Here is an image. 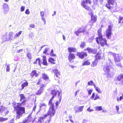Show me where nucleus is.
<instances>
[{"label": "nucleus", "mask_w": 123, "mask_h": 123, "mask_svg": "<svg viewBox=\"0 0 123 123\" xmlns=\"http://www.w3.org/2000/svg\"><path fill=\"white\" fill-rule=\"evenodd\" d=\"M26 56L29 59L31 60L32 58V55L31 53L27 51Z\"/></svg>", "instance_id": "nucleus-25"}, {"label": "nucleus", "mask_w": 123, "mask_h": 123, "mask_svg": "<svg viewBox=\"0 0 123 123\" xmlns=\"http://www.w3.org/2000/svg\"><path fill=\"white\" fill-rule=\"evenodd\" d=\"M107 1L108 3L111 4L112 6L114 4L115 2L114 0H107Z\"/></svg>", "instance_id": "nucleus-36"}, {"label": "nucleus", "mask_w": 123, "mask_h": 123, "mask_svg": "<svg viewBox=\"0 0 123 123\" xmlns=\"http://www.w3.org/2000/svg\"><path fill=\"white\" fill-rule=\"evenodd\" d=\"M51 94H52V96L55 97L57 95V92L55 91V90H52L51 92Z\"/></svg>", "instance_id": "nucleus-32"}, {"label": "nucleus", "mask_w": 123, "mask_h": 123, "mask_svg": "<svg viewBox=\"0 0 123 123\" xmlns=\"http://www.w3.org/2000/svg\"><path fill=\"white\" fill-rule=\"evenodd\" d=\"M100 42V45L101 46H104L105 45H107V41L106 39L103 38H101L99 39Z\"/></svg>", "instance_id": "nucleus-11"}, {"label": "nucleus", "mask_w": 123, "mask_h": 123, "mask_svg": "<svg viewBox=\"0 0 123 123\" xmlns=\"http://www.w3.org/2000/svg\"><path fill=\"white\" fill-rule=\"evenodd\" d=\"M55 113V110H49L48 111V115H49V119H51L52 116H54Z\"/></svg>", "instance_id": "nucleus-12"}, {"label": "nucleus", "mask_w": 123, "mask_h": 123, "mask_svg": "<svg viewBox=\"0 0 123 123\" xmlns=\"http://www.w3.org/2000/svg\"><path fill=\"white\" fill-rule=\"evenodd\" d=\"M77 55L79 58L81 59H83L85 56H87V54L86 53L84 52H77Z\"/></svg>", "instance_id": "nucleus-10"}, {"label": "nucleus", "mask_w": 123, "mask_h": 123, "mask_svg": "<svg viewBox=\"0 0 123 123\" xmlns=\"http://www.w3.org/2000/svg\"><path fill=\"white\" fill-rule=\"evenodd\" d=\"M109 54H112L113 56L115 62H120L122 59V57L120 54H115L114 55V54L111 52H109Z\"/></svg>", "instance_id": "nucleus-3"}, {"label": "nucleus", "mask_w": 123, "mask_h": 123, "mask_svg": "<svg viewBox=\"0 0 123 123\" xmlns=\"http://www.w3.org/2000/svg\"><path fill=\"white\" fill-rule=\"evenodd\" d=\"M2 38L3 40L5 41H8L10 40L9 37L7 35V33L6 34L3 35Z\"/></svg>", "instance_id": "nucleus-17"}, {"label": "nucleus", "mask_w": 123, "mask_h": 123, "mask_svg": "<svg viewBox=\"0 0 123 123\" xmlns=\"http://www.w3.org/2000/svg\"><path fill=\"white\" fill-rule=\"evenodd\" d=\"M74 111H75V113L78 112V109L77 108H76L75 107H74Z\"/></svg>", "instance_id": "nucleus-57"}, {"label": "nucleus", "mask_w": 123, "mask_h": 123, "mask_svg": "<svg viewBox=\"0 0 123 123\" xmlns=\"http://www.w3.org/2000/svg\"><path fill=\"white\" fill-rule=\"evenodd\" d=\"M98 0H94L93 2L95 5H97L98 4Z\"/></svg>", "instance_id": "nucleus-55"}, {"label": "nucleus", "mask_w": 123, "mask_h": 123, "mask_svg": "<svg viewBox=\"0 0 123 123\" xmlns=\"http://www.w3.org/2000/svg\"><path fill=\"white\" fill-rule=\"evenodd\" d=\"M49 105L50 106L49 107V109L51 110H55V107L54 103H52V100H50L49 102Z\"/></svg>", "instance_id": "nucleus-14"}, {"label": "nucleus", "mask_w": 123, "mask_h": 123, "mask_svg": "<svg viewBox=\"0 0 123 123\" xmlns=\"http://www.w3.org/2000/svg\"><path fill=\"white\" fill-rule=\"evenodd\" d=\"M42 77L43 79L45 80H46L49 79L48 76L44 74H43Z\"/></svg>", "instance_id": "nucleus-29"}, {"label": "nucleus", "mask_w": 123, "mask_h": 123, "mask_svg": "<svg viewBox=\"0 0 123 123\" xmlns=\"http://www.w3.org/2000/svg\"><path fill=\"white\" fill-rule=\"evenodd\" d=\"M95 60H98L99 59H100V56L99 55L98 53H97L95 56Z\"/></svg>", "instance_id": "nucleus-31"}, {"label": "nucleus", "mask_w": 123, "mask_h": 123, "mask_svg": "<svg viewBox=\"0 0 123 123\" xmlns=\"http://www.w3.org/2000/svg\"><path fill=\"white\" fill-rule=\"evenodd\" d=\"M25 7L23 6H22L20 8V11L22 12L24 11L25 9Z\"/></svg>", "instance_id": "nucleus-53"}, {"label": "nucleus", "mask_w": 123, "mask_h": 123, "mask_svg": "<svg viewBox=\"0 0 123 123\" xmlns=\"http://www.w3.org/2000/svg\"><path fill=\"white\" fill-rule=\"evenodd\" d=\"M102 29H99L98 30V37H97L96 38V41L97 43L98 44H99L100 43L98 41V39H101L103 37L101 33Z\"/></svg>", "instance_id": "nucleus-7"}, {"label": "nucleus", "mask_w": 123, "mask_h": 123, "mask_svg": "<svg viewBox=\"0 0 123 123\" xmlns=\"http://www.w3.org/2000/svg\"><path fill=\"white\" fill-rule=\"evenodd\" d=\"M111 4L108 3L107 4H106L105 6L109 9H111L112 7V6H111Z\"/></svg>", "instance_id": "nucleus-33"}, {"label": "nucleus", "mask_w": 123, "mask_h": 123, "mask_svg": "<svg viewBox=\"0 0 123 123\" xmlns=\"http://www.w3.org/2000/svg\"><path fill=\"white\" fill-rule=\"evenodd\" d=\"M95 88L96 90L97 91L98 93H100L101 92V90L99 87H97L95 85V86L94 87Z\"/></svg>", "instance_id": "nucleus-42"}, {"label": "nucleus", "mask_w": 123, "mask_h": 123, "mask_svg": "<svg viewBox=\"0 0 123 123\" xmlns=\"http://www.w3.org/2000/svg\"><path fill=\"white\" fill-rule=\"evenodd\" d=\"M20 97V102H21L23 100V101L20 103H17L15 102H14L12 103V105L16 111L17 115L16 116V118L19 119L23 116V114L25 113V108L24 107L21 106L24 105L26 101V100H25L26 97L23 94H19Z\"/></svg>", "instance_id": "nucleus-1"}, {"label": "nucleus", "mask_w": 123, "mask_h": 123, "mask_svg": "<svg viewBox=\"0 0 123 123\" xmlns=\"http://www.w3.org/2000/svg\"><path fill=\"white\" fill-rule=\"evenodd\" d=\"M123 99V97L122 96H121L119 98H117V100L118 101H121Z\"/></svg>", "instance_id": "nucleus-54"}, {"label": "nucleus", "mask_w": 123, "mask_h": 123, "mask_svg": "<svg viewBox=\"0 0 123 123\" xmlns=\"http://www.w3.org/2000/svg\"><path fill=\"white\" fill-rule=\"evenodd\" d=\"M8 123H14V119H12Z\"/></svg>", "instance_id": "nucleus-61"}, {"label": "nucleus", "mask_w": 123, "mask_h": 123, "mask_svg": "<svg viewBox=\"0 0 123 123\" xmlns=\"http://www.w3.org/2000/svg\"><path fill=\"white\" fill-rule=\"evenodd\" d=\"M91 19L92 21H93V22L95 23L97 21V16H94L93 14H92L91 16Z\"/></svg>", "instance_id": "nucleus-23"}, {"label": "nucleus", "mask_w": 123, "mask_h": 123, "mask_svg": "<svg viewBox=\"0 0 123 123\" xmlns=\"http://www.w3.org/2000/svg\"><path fill=\"white\" fill-rule=\"evenodd\" d=\"M28 83L27 81H26L25 82L23 83L21 85V87L22 88L20 89V90H22L24 89L25 87H26L28 86Z\"/></svg>", "instance_id": "nucleus-18"}, {"label": "nucleus", "mask_w": 123, "mask_h": 123, "mask_svg": "<svg viewBox=\"0 0 123 123\" xmlns=\"http://www.w3.org/2000/svg\"><path fill=\"white\" fill-rule=\"evenodd\" d=\"M44 12L43 11H41L40 12V15L42 17H43V16H44Z\"/></svg>", "instance_id": "nucleus-60"}, {"label": "nucleus", "mask_w": 123, "mask_h": 123, "mask_svg": "<svg viewBox=\"0 0 123 123\" xmlns=\"http://www.w3.org/2000/svg\"><path fill=\"white\" fill-rule=\"evenodd\" d=\"M48 61L51 63L54 64H55V63L54 62L55 61V59L52 57H50L49 58Z\"/></svg>", "instance_id": "nucleus-26"}, {"label": "nucleus", "mask_w": 123, "mask_h": 123, "mask_svg": "<svg viewBox=\"0 0 123 123\" xmlns=\"http://www.w3.org/2000/svg\"><path fill=\"white\" fill-rule=\"evenodd\" d=\"M96 111H100L102 110V108L101 106H97L95 107Z\"/></svg>", "instance_id": "nucleus-37"}, {"label": "nucleus", "mask_w": 123, "mask_h": 123, "mask_svg": "<svg viewBox=\"0 0 123 123\" xmlns=\"http://www.w3.org/2000/svg\"><path fill=\"white\" fill-rule=\"evenodd\" d=\"M49 48H45L43 52V53L48 55L49 54L48 53L47 54V52L49 50Z\"/></svg>", "instance_id": "nucleus-34"}, {"label": "nucleus", "mask_w": 123, "mask_h": 123, "mask_svg": "<svg viewBox=\"0 0 123 123\" xmlns=\"http://www.w3.org/2000/svg\"><path fill=\"white\" fill-rule=\"evenodd\" d=\"M43 117H40L38 119V120L37 121V122L41 123L42 121V120H43Z\"/></svg>", "instance_id": "nucleus-45"}, {"label": "nucleus", "mask_w": 123, "mask_h": 123, "mask_svg": "<svg viewBox=\"0 0 123 123\" xmlns=\"http://www.w3.org/2000/svg\"><path fill=\"white\" fill-rule=\"evenodd\" d=\"M19 123H29V121L28 119L25 120L22 122H20Z\"/></svg>", "instance_id": "nucleus-48"}, {"label": "nucleus", "mask_w": 123, "mask_h": 123, "mask_svg": "<svg viewBox=\"0 0 123 123\" xmlns=\"http://www.w3.org/2000/svg\"><path fill=\"white\" fill-rule=\"evenodd\" d=\"M105 67L104 68V70L108 74L110 68V66L111 64V62L110 60L109 59L106 63Z\"/></svg>", "instance_id": "nucleus-5"}, {"label": "nucleus", "mask_w": 123, "mask_h": 123, "mask_svg": "<svg viewBox=\"0 0 123 123\" xmlns=\"http://www.w3.org/2000/svg\"><path fill=\"white\" fill-rule=\"evenodd\" d=\"M53 49H52L50 52V55L51 56H55L56 55L55 54H53Z\"/></svg>", "instance_id": "nucleus-46"}, {"label": "nucleus", "mask_w": 123, "mask_h": 123, "mask_svg": "<svg viewBox=\"0 0 123 123\" xmlns=\"http://www.w3.org/2000/svg\"><path fill=\"white\" fill-rule=\"evenodd\" d=\"M8 119L7 118H3V117H0V122H2L7 120Z\"/></svg>", "instance_id": "nucleus-30"}, {"label": "nucleus", "mask_w": 123, "mask_h": 123, "mask_svg": "<svg viewBox=\"0 0 123 123\" xmlns=\"http://www.w3.org/2000/svg\"><path fill=\"white\" fill-rule=\"evenodd\" d=\"M86 45V44L85 42H81V43L80 45V48H84V47Z\"/></svg>", "instance_id": "nucleus-40"}, {"label": "nucleus", "mask_w": 123, "mask_h": 123, "mask_svg": "<svg viewBox=\"0 0 123 123\" xmlns=\"http://www.w3.org/2000/svg\"><path fill=\"white\" fill-rule=\"evenodd\" d=\"M31 75L32 77L35 76L36 77H37L38 75V74H37L36 71L35 70H33L31 73Z\"/></svg>", "instance_id": "nucleus-19"}, {"label": "nucleus", "mask_w": 123, "mask_h": 123, "mask_svg": "<svg viewBox=\"0 0 123 123\" xmlns=\"http://www.w3.org/2000/svg\"><path fill=\"white\" fill-rule=\"evenodd\" d=\"M42 64L45 65H47V62L46 60V56H43V62H42Z\"/></svg>", "instance_id": "nucleus-22"}, {"label": "nucleus", "mask_w": 123, "mask_h": 123, "mask_svg": "<svg viewBox=\"0 0 123 123\" xmlns=\"http://www.w3.org/2000/svg\"><path fill=\"white\" fill-rule=\"evenodd\" d=\"M43 87V86H42L41 87H40L39 90L36 93H35L36 94L39 96L42 94L44 90Z\"/></svg>", "instance_id": "nucleus-16"}, {"label": "nucleus", "mask_w": 123, "mask_h": 123, "mask_svg": "<svg viewBox=\"0 0 123 123\" xmlns=\"http://www.w3.org/2000/svg\"><path fill=\"white\" fill-rule=\"evenodd\" d=\"M4 14H6L8 12L9 7V6L6 3H4L2 6Z\"/></svg>", "instance_id": "nucleus-6"}, {"label": "nucleus", "mask_w": 123, "mask_h": 123, "mask_svg": "<svg viewBox=\"0 0 123 123\" xmlns=\"http://www.w3.org/2000/svg\"><path fill=\"white\" fill-rule=\"evenodd\" d=\"M75 57V56L74 54L71 53L69 54L68 56V59L69 61H71L72 59H74Z\"/></svg>", "instance_id": "nucleus-20"}, {"label": "nucleus", "mask_w": 123, "mask_h": 123, "mask_svg": "<svg viewBox=\"0 0 123 123\" xmlns=\"http://www.w3.org/2000/svg\"><path fill=\"white\" fill-rule=\"evenodd\" d=\"M117 80L121 81V85H123V74L118 76L117 78Z\"/></svg>", "instance_id": "nucleus-15"}, {"label": "nucleus", "mask_w": 123, "mask_h": 123, "mask_svg": "<svg viewBox=\"0 0 123 123\" xmlns=\"http://www.w3.org/2000/svg\"><path fill=\"white\" fill-rule=\"evenodd\" d=\"M113 26L111 25H109L108 28L106 31V35L108 39H110L111 37V35L112 34V29Z\"/></svg>", "instance_id": "nucleus-4"}, {"label": "nucleus", "mask_w": 123, "mask_h": 123, "mask_svg": "<svg viewBox=\"0 0 123 123\" xmlns=\"http://www.w3.org/2000/svg\"><path fill=\"white\" fill-rule=\"evenodd\" d=\"M119 106L116 105V110L117 111V112L119 114H120L121 113L119 111Z\"/></svg>", "instance_id": "nucleus-51"}, {"label": "nucleus", "mask_w": 123, "mask_h": 123, "mask_svg": "<svg viewBox=\"0 0 123 123\" xmlns=\"http://www.w3.org/2000/svg\"><path fill=\"white\" fill-rule=\"evenodd\" d=\"M68 52H76V49L74 48L69 47L68 48Z\"/></svg>", "instance_id": "nucleus-21"}, {"label": "nucleus", "mask_w": 123, "mask_h": 123, "mask_svg": "<svg viewBox=\"0 0 123 123\" xmlns=\"http://www.w3.org/2000/svg\"><path fill=\"white\" fill-rule=\"evenodd\" d=\"M84 107V106L79 107L78 108V112L82 111L83 110Z\"/></svg>", "instance_id": "nucleus-39"}, {"label": "nucleus", "mask_w": 123, "mask_h": 123, "mask_svg": "<svg viewBox=\"0 0 123 123\" xmlns=\"http://www.w3.org/2000/svg\"><path fill=\"white\" fill-rule=\"evenodd\" d=\"M123 19V17H121L120 16H119V21L118 22L119 23H121V21Z\"/></svg>", "instance_id": "nucleus-52"}, {"label": "nucleus", "mask_w": 123, "mask_h": 123, "mask_svg": "<svg viewBox=\"0 0 123 123\" xmlns=\"http://www.w3.org/2000/svg\"><path fill=\"white\" fill-rule=\"evenodd\" d=\"M53 72L54 73L55 79L56 80H57L59 79V77L58 75H60V73L58 71V70L56 69H55L53 70Z\"/></svg>", "instance_id": "nucleus-13"}, {"label": "nucleus", "mask_w": 123, "mask_h": 123, "mask_svg": "<svg viewBox=\"0 0 123 123\" xmlns=\"http://www.w3.org/2000/svg\"><path fill=\"white\" fill-rule=\"evenodd\" d=\"M86 31L84 28L80 27L77 31L74 32V33L77 36H78L80 33L82 32L84 33L86 32Z\"/></svg>", "instance_id": "nucleus-8"}, {"label": "nucleus", "mask_w": 123, "mask_h": 123, "mask_svg": "<svg viewBox=\"0 0 123 123\" xmlns=\"http://www.w3.org/2000/svg\"><path fill=\"white\" fill-rule=\"evenodd\" d=\"M41 19L43 21L44 24H46V21L45 20V19L43 18V17H42L41 18Z\"/></svg>", "instance_id": "nucleus-59"}, {"label": "nucleus", "mask_w": 123, "mask_h": 123, "mask_svg": "<svg viewBox=\"0 0 123 123\" xmlns=\"http://www.w3.org/2000/svg\"><path fill=\"white\" fill-rule=\"evenodd\" d=\"M86 50L88 51V53L89 54H95L97 51V50L96 49H92L89 47H87L86 49H84V51H85Z\"/></svg>", "instance_id": "nucleus-9"}, {"label": "nucleus", "mask_w": 123, "mask_h": 123, "mask_svg": "<svg viewBox=\"0 0 123 123\" xmlns=\"http://www.w3.org/2000/svg\"><path fill=\"white\" fill-rule=\"evenodd\" d=\"M87 90L88 92V94H89V95L91 94L92 92V90L91 89L89 90Z\"/></svg>", "instance_id": "nucleus-58"}, {"label": "nucleus", "mask_w": 123, "mask_h": 123, "mask_svg": "<svg viewBox=\"0 0 123 123\" xmlns=\"http://www.w3.org/2000/svg\"><path fill=\"white\" fill-rule=\"evenodd\" d=\"M87 85L88 86L93 85L94 86V87H95L96 85L93 81L92 80L88 81L87 83Z\"/></svg>", "instance_id": "nucleus-27"}, {"label": "nucleus", "mask_w": 123, "mask_h": 123, "mask_svg": "<svg viewBox=\"0 0 123 123\" xmlns=\"http://www.w3.org/2000/svg\"><path fill=\"white\" fill-rule=\"evenodd\" d=\"M88 2L89 4H90L92 3L90 0H83L82 2H81V4L85 9L89 11H91V9L89 7L85 5L86 4H87Z\"/></svg>", "instance_id": "nucleus-2"}, {"label": "nucleus", "mask_w": 123, "mask_h": 123, "mask_svg": "<svg viewBox=\"0 0 123 123\" xmlns=\"http://www.w3.org/2000/svg\"><path fill=\"white\" fill-rule=\"evenodd\" d=\"M99 98L100 97L99 96H98L97 95L96 96L94 99V100H96L97 99Z\"/></svg>", "instance_id": "nucleus-62"}, {"label": "nucleus", "mask_w": 123, "mask_h": 123, "mask_svg": "<svg viewBox=\"0 0 123 123\" xmlns=\"http://www.w3.org/2000/svg\"><path fill=\"white\" fill-rule=\"evenodd\" d=\"M38 61V63L39 65H41V63L40 62H41V60L39 58H38L37 59H36V60L35 62H34V64H36L37 63V61Z\"/></svg>", "instance_id": "nucleus-41"}, {"label": "nucleus", "mask_w": 123, "mask_h": 123, "mask_svg": "<svg viewBox=\"0 0 123 123\" xmlns=\"http://www.w3.org/2000/svg\"><path fill=\"white\" fill-rule=\"evenodd\" d=\"M46 105L44 103H42L40 104L39 106L40 108V109L43 108V107L45 106Z\"/></svg>", "instance_id": "nucleus-44"}, {"label": "nucleus", "mask_w": 123, "mask_h": 123, "mask_svg": "<svg viewBox=\"0 0 123 123\" xmlns=\"http://www.w3.org/2000/svg\"><path fill=\"white\" fill-rule=\"evenodd\" d=\"M90 62L88 61H86L84 62L83 64V66L88 65L90 64Z\"/></svg>", "instance_id": "nucleus-35"}, {"label": "nucleus", "mask_w": 123, "mask_h": 123, "mask_svg": "<svg viewBox=\"0 0 123 123\" xmlns=\"http://www.w3.org/2000/svg\"><path fill=\"white\" fill-rule=\"evenodd\" d=\"M94 39V37H90L88 39V41L90 42L91 43L92 42L93 40V39Z\"/></svg>", "instance_id": "nucleus-50"}, {"label": "nucleus", "mask_w": 123, "mask_h": 123, "mask_svg": "<svg viewBox=\"0 0 123 123\" xmlns=\"http://www.w3.org/2000/svg\"><path fill=\"white\" fill-rule=\"evenodd\" d=\"M115 65L117 66H118L119 67H122V66L121 64V63H118V62H115Z\"/></svg>", "instance_id": "nucleus-49"}, {"label": "nucleus", "mask_w": 123, "mask_h": 123, "mask_svg": "<svg viewBox=\"0 0 123 123\" xmlns=\"http://www.w3.org/2000/svg\"><path fill=\"white\" fill-rule=\"evenodd\" d=\"M22 32L21 31H20L19 32L17 33L15 35L14 37V39L16 38L17 37H18L20 34H21Z\"/></svg>", "instance_id": "nucleus-38"}, {"label": "nucleus", "mask_w": 123, "mask_h": 123, "mask_svg": "<svg viewBox=\"0 0 123 123\" xmlns=\"http://www.w3.org/2000/svg\"><path fill=\"white\" fill-rule=\"evenodd\" d=\"M98 61H97V60H94V61H93L91 65V66L93 67H94L95 66H96L97 63L98 62Z\"/></svg>", "instance_id": "nucleus-28"}, {"label": "nucleus", "mask_w": 123, "mask_h": 123, "mask_svg": "<svg viewBox=\"0 0 123 123\" xmlns=\"http://www.w3.org/2000/svg\"><path fill=\"white\" fill-rule=\"evenodd\" d=\"M48 116V114H45L42 117H43V119L44 118H45L47 117V116Z\"/></svg>", "instance_id": "nucleus-63"}, {"label": "nucleus", "mask_w": 123, "mask_h": 123, "mask_svg": "<svg viewBox=\"0 0 123 123\" xmlns=\"http://www.w3.org/2000/svg\"><path fill=\"white\" fill-rule=\"evenodd\" d=\"M25 13L27 14H30V12L28 9H26L25 11Z\"/></svg>", "instance_id": "nucleus-56"}, {"label": "nucleus", "mask_w": 123, "mask_h": 123, "mask_svg": "<svg viewBox=\"0 0 123 123\" xmlns=\"http://www.w3.org/2000/svg\"><path fill=\"white\" fill-rule=\"evenodd\" d=\"M88 122V120L86 119H84L82 123H87Z\"/></svg>", "instance_id": "nucleus-64"}, {"label": "nucleus", "mask_w": 123, "mask_h": 123, "mask_svg": "<svg viewBox=\"0 0 123 123\" xmlns=\"http://www.w3.org/2000/svg\"><path fill=\"white\" fill-rule=\"evenodd\" d=\"M6 65L7 67L6 69V70L7 72H9V71L10 68V64H8L7 65L6 63L5 64Z\"/></svg>", "instance_id": "nucleus-43"}, {"label": "nucleus", "mask_w": 123, "mask_h": 123, "mask_svg": "<svg viewBox=\"0 0 123 123\" xmlns=\"http://www.w3.org/2000/svg\"><path fill=\"white\" fill-rule=\"evenodd\" d=\"M13 32H10L9 33L8 36L9 37V38L10 41L12 40L13 38Z\"/></svg>", "instance_id": "nucleus-24"}, {"label": "nucleus", "mask_w": 123, "mask_h": 123, "mask_svg": "<svg viewBox=\"0 0 123 123\" xmlns=\"http://www.w3.org/2000/svg\"><path fill=\"white\" fill-rule=\"evenodd\" d=\"M19 123H29V121L28 119L25 120L22 122H20Z\"/></svg>", "instance_id": "nucleus-47"}]
</instances>
